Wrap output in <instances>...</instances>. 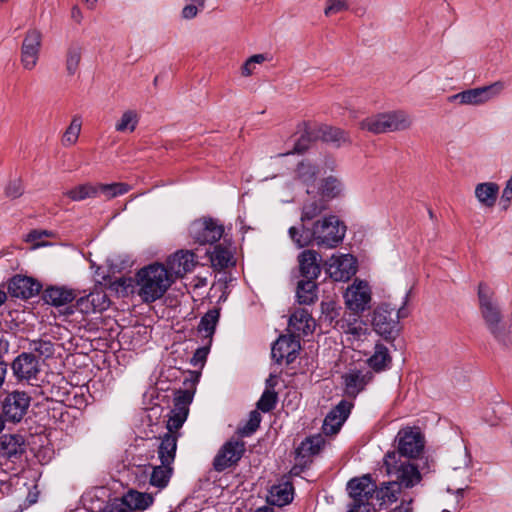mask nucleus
I'll use <instances>...</instances> for the list:
<instances>
[{
	"label": "nucleus",
	"mask_w": 512,
	"mask_h": 512,
	"mask_svg": "<svg viewBox=\"0 0 512 512\" xmlns=\"http://www.w3.org/2000/svg\"><path fill=\"white\" fill-rule=\"evenodd\" d=\"M293 500V486L289 482L273 485L269 491L268 502L272 505L282 507Z\"/></svg>",
	"instance_id": "nucleus-31"
},
{
	"label": "nucleus",
	"mask_w": 512,
	"mask_h": 512,
	"mask_svg": "<svg viewBox=\"0 0 512 512\" xmlns=\"http://www.w3.org/2000/svg\"><path fill=\"white\" fill-rule=\"evenodd\" d=\"M276 384H277L276 376L271 374L269 376V378L266 380V389L274 390V387L276 386Z\"/></svg>",
	"instance_id": "nucleus-61"
},
{
	"label": "nucleus",
	"mask_w": 512,
	"mask_h": 512,
	"mask_svg": "<svg viewBox=\"0 0 512 512\" xmlns=\"http://www.w3.org/2000/svg\"><path fill=\"white\" fill-rule=\"evenodd\" d=\"M138 295L145 303L160 299L173 284V277L165 265L153 263L141 268L136 274Z\"/></svg>",
	"instance_id": "nucleus-3"
},
{
	"label": "nucleus",
	"mask_w": 512,
	"mask_h": 512,
	"mask_svg": "<svg viewBox=\"0 0 512 512\" xmlns=\"http://www.w3.org/2000/svg\"><path fill=\"white\" fill-rule=\"evenodd\" d=\"M198 5L195 3L186 5L182 10V16L185 19H193L198 13Z\"/></svg>",
	"instance_id": "nucleus-54"
},
{
	"label": "nucleus",
	"mask_w": 512,
	"mask_h": 512,
	"mask_svg": "<svg viewBox=\"0 0 512 512\" xmlns=\"http://www.w3.org/2000/svg\"><path fill=\"white\" fill-rule=\"evenodd\" d=\"M315 138L333 143L337 147L344 143H350L349 135L346 131L329 125L320 126L316 131Z\"/></svg>",
	"instance_id": "nucleus-29"
},
{
	"label": "nucleus",
	"mask_w": 512,
	"mask_h": 512,
	"mask_svg": "<svg viewBox=\"0 0 512 512\" xmlns=\"http://www.w3.org/2000/svg\"><path fill=\"white\" fill-rule=\"evenodd\" d=\"M220 316V310L217 308H213L208 310L201 318L198 331L200 333L204 332L205 337L211 338L215 332L216 325L218 323Z\"/></svg>",
	"instance_id": "nucleus-39"
},
{
	"label": "nucleus",
	"mask_w": 512,
	"mask_h": 512,
	"mask_svg": "<svg viewBox=\"0 0 512 512\" xmlns=\"http://www.w3.org/2000/svg\"><path fill=\"white\" fill-rule=\"evenodd\" d=\"M327 271L335 281H347L357 271L355 258L349 254L332 257L328 263Z\"/></svg>",
	"instance_id": "nucleus-19"
},
{
	"label": "nucleus",
	"mask_w": 512,
	"mask_h": 512,
	"mask_svg": "<svg viewBox=\"0 0 512 512\" xmlns=\"http://www.w3.org/2000/svg\"><path fill=\"white\" fill-rule=\"evenodd\" d=\"M327 209V200L321 197L306 201L302 206L300 217L301 223L298 228H301L302 225H306V222L311 221L316 217L320 216Z\"/></svg>",
	"instance_id": "nucleus-30"
},
{
	"label": "nucleus",
	"mask_w": 512,
	"mask_h": 512,
	"mask_svg": "<svg viewBox=\"0 0 512 512\" xmlns=\"http://www.w3.org/2000/svg\"><path fill=\"white\" fill-rule=\"evenodd\" d=\"M153 501L154 498L151 494L130 490L123 496L121 503L131 511L136 512V510H146L153 504Z\"/></svg>",
	"instance_id": "nucleus-28"
},
{
	"label": "nucleus",
	"mask_w": 512,
	"mask_h": 512,
	"mask_svg": "<svg viewBox=\"0 0 512 512\" xmlns=\"http://www.w3.org/2000/svg\"><path fill=\"white\" fill-rule=\"evenodd\" d=\"M81 131V120L79 117L75 116L66 131L64 132L62 138V144L64 146H71L75 144L78 140L79 134Z\"/></svg>",
	"instance_id": "nucleus-46"
},
{
	"label": "nucleus",
	"mask_w": 512,
	"mask_h": 512,
	"mask_svg": "<svg viewBox=\"0 0 512 512\" xmlns=\"http://www.w3.org/2000/svg\"><path fill=\"white\" fill-rule=\"evenodd\" d=\"M77 297L73 289L64 286H49L43 292V300L52 306H65Z\"/></svg>",
	"instance_id": "nucleus-24"
},
{
	"label": "nucleus",
	"mask_w": 512,
	"mask_h": 512,
	"mask_svg": "<svg viewBox=\"0 0 512 512\" xmlns=\"http://www.w3.org/2000/svg\"><path fill=\"white\" fill-rule=\"evenodd\" d=\"M349 9V3L347 0H326V7L324 9V15L326 17L347 11Z\"/></svg>",
	"instance_id": "nucleus-51"
},
{
	"label": "nucleus",
	"mask_w": 512,
	"mask_h": 512,
	"mask_svg": "<svg viewBox=\"0 0 512 512\" xmlns=\"http://www.w3.org/2000/svg\"><path fill=\"white\" fill-rule=\"evenodd\" d=\"M265 60L266 57L263 54H255L247 59V61H249L253 66H255V64H260Z\"/></svg>",
	"instance_id": "nucleus-57"
},
{
	"label": "nucleus",
	"mask_w": 512,
	"mask_h": 512,
	"mask_svg": "<svg viewBox=\"0 0 512 512\" xmlns=\"http://www.w3.org/2000/svg\"><path fill=\"white\" fill-rule=\"evenodd\" d=\"M254 512H274V509L269 506H263V507L257 508Z\"/></svg>",
	"instance_id": "nucleus-64"
},
{
	"label": "nucleus",
	"mask_w": 512,
	"mask_h": 512,
	"mask_svg": "<svg viewBox=\"0 0 512 512\" xmlns=\"http://www.w3.org/2000/svg\"><path fill=\"white\" fill-rule=\"evenodd\" d=\"M502 197L508 201L512 199V174L510 179L506 183Z\"/></svg>",
	"instance_id": "nucleus-55"
},
{
	"label": "nucleus",
	"mask_w": 512,
	"mask_h": 512,
	"mask_svg": "<svg viewBox=\"0 0 512 512\" xmlns=\"http://www.w3.org/2000/svg\"><path fill=\"white\" fill-rule=\"evenodd\" d=\"M296 178L304 185L307 186V194H311L314 191L311 187L314 186L317 175L319 173L318 168L309 162H300L296 168Z\"/></svg>",
	"instance_id": "nucleus-35"
},
{
	"label": "nucleus",
	"mask_w": 512,
	"mask_h": 512,
	"mask_svg": "<svg viewBox=\"0 0 512 512\" xmlns=\"http://www.w3.org/2000/svg\"><path fill=\"white\" fill-rule=\"evenodd\" d=\"M405 502H406V501H405V500H403V501H402V503H401V505H400L399 507H397V508L395 509V511H394V512H396V511L401 512L402 510H404V512H411V511H412V509H411V507H410V504H411V502H412V499H410L409 501H407V505H406V507H404V503H405Z\"/></svg>",
	"instance_id": "nucleus-62"
},
{
	"label": "nucleus",
	"mask_w": 512,
	"mask_h": 512,
	"mask_svg": "<svg viewBox=\"0 0 512 512\" xmlns=\"http://www.w3.org/2000/svg\"><path fill=\"white\" fill-rule=\"evenodd\" d=\"M71 17L76 21V22H80L81 19H82V13H81V10L79 9V7L77 6H74L71 10Z\"/></svg>",
	"instance_id": "nucleus-59"
},
{
	"label": "nucleus",
	"mask_w": 512,
	"mask_h": 512,
	"mask_svg": "<svg viewBox=\"0 0 512 512\" xmlns=\"http://www.w3.org/2000/svg\"><path fill=\"white\" fill-rule=\"evenodd\" d=\"M499 192V186L494 182L479 183L475 188V196L485 207L495 205Z\"/></svg>",
	"instance_id": "nucleus-33"
},
{
	"label": "nucleus",
	"mask_w": 512,
	"mask_h": 512,
	"mask_svg": "<svg viewBox=\"0 0 512 512\" xmlns=\"http://www.w3.org/2000/svg\"><path fill=\"white\" fill-rule=\"evenodd\" d=\"M232 255L227 248L216 245L211 253V261L220 268H227L230 264Z\"/></svg>",
	"instance_id": "nucleus-48"
},
{
	"label": "nucleus",
	"mask_w": 512,
	"mask_h": 512,
	"mask_svg": "<svg viewBox=\"0 0 512 512\" xmlns=\"http://www.w3.org/2000/svg\"><path fill=\"white\" fill-rule=\"evenodd\" d=\"M30 349L45 358L52 357L54 354V344L50 340L37 339L30 342Z\"/></svg>",
	"instance_id": "nucleus-50"
},
{
	"label": "nucleus",
	"mask_w": 512,
	"mask_h": 512,
	"mask_svg": "<svg viewBox=\"0 0 512 512\" xmlns=\"http://www.w3.org/2000/svg\"><path fill=\"white\" fill-rule=\"evenodd\" d=\"M346 226L335 215L323 217L315 221L311 227L302 225L288 230L289 236L298 248L317 245L318 247L334 248L342 242Z\"/></svg>",
	"instance_id": "nucleus-1"
},
{
	"label": "nucleus",
	"mask_w": 512,
	"mask_h": 512,
	"mask_svg": "<svg viewBox=\"0 0 512 512\" xmlns=\"http://www.w3.org/2000/svg\"><path fill=\"white\" fill-rule=\"evenodd\" d=\"M262 417L257 410H253L249 414L248 421L237 428V434L241 437H249L256 432L261 423Z\"/></svg>",
	"instance_id": "nucleus-44"
},
{
	"label": "nucleus",
	"mask_w": 512,
	"mask_h": 512,
	"mask_svg": "<svg viewBox=\"0 0 512 512\" xmlns=\"http://www.w3.org/2000/svg\"><path fill=\"white\" fill-rule=\"evenodd\" d=\"M7 374V364L0 360V390L2 389Z\"/></svg>",
	"instance_id": "nucleus-56"
},
{
	"label": "nucleus",
	"mask_w": 512,
	"mask_h": 512,
	"mask_svg": "<svg viewBox=\"0 0 512 512\" xmlns=\"http://www.w3.org/2000/svg\"><path fill=\"white\" fill-rule=\"evenodd\" d=\"M245 443L241 440L230 439L225 442L213 459V469L223 472L238 464L245 453Z\"/></svg>",
	"instance_id": "nucleus-11"
},
{
	"label": "nucleus",
	"mask_w": 512,
	"mask_h": 512,
	"mask_svg": "<svg viewBox=\"0 0 512 512\" xmlns=\"http://www.w3.org/2000/svg\"><path fill=\"white\" fill-rule=\"evenodd\" d=\"M342 188V183L336 177L329 176L324 178L320 187V197L327 201L333 199L340 195Z\"/></svg>",
	"instance_id": "nucleus-41"
},
{
	"label": "nucleus",
	"mask_w": 512,
	"mask_h": 512,
	"mask_svg": "<svg viewBox=\"0 0 512 512\" xmlns=\"http://www.w3.org/2000/svg\"><path fill=\"white\" fill-rule=\"evenodd\" d=\"M150 484L159 489L165 488L173 473V468L170 465H161L158 466H150Z\"/></svg>",
	"instance_id": "nucleus-37"
},
{
	"label": "nucleus",
	"mask_w": 512,
	"mask_h": 512,
	"mask_svg": "<svg viewBox=\"0 0 512 512\" xmlns=\"http://www.w3.org/2000/svg\"><path fill=\"white\" fill-rule=\"evenodd\" d=\"M72 201H82L87 198L97 197L96 185L85 183L78 185L64 193Z\"/></svg>",
	"instance_id": "nucleus-42"
},
{
	"label": "nucleus",
	"mask_w": 512,
	"mask_h": 512,
	"mask_svg": "<svg viewBox=\"0 0 512 512\" xmlns=\"http://www.w3.org/2000/svg\"><path fill=\"white\" fill-rule=\"evenodd\" d=\"M109 306V300L103 292L90 293L85 297L77 299L75 307L82 313H89L91 311H102Z\"/></svg>",
	"instance_id": "nucleus-25"
},
{
	"label": "nucleus",
	"mask_w": 512,
	"mask_h": 512,
	"mask_svg": "<svg viewBox=\"0 0 512 512\" xmlns=\"http://www.w3.org/2000/svg\"><path fill=\"white\" fill-rule=\"evenodd\" d=\"M254 67L255 66H253L249 61L246 60L242 66V75L243 76L252 75Z\"/></svg>",
	"instance_id": "nucleus-58"
},
{
	"label": "nucleus",
	"mask_w": 512,
	"mask_h": 512,
	"mask_svg": "<svg viewBox=\"0 0 512 512\" xmlns=\"http://www.w3.org/2000/svg\"><path fill=\"white\" fill-rule=\"evenodd\" d=\"M411 290L407 291L403 297L402 306L392 307L388 303H383L376 307L372 315V326L377 334L386 341H393L399 333V319L408 315L405 309L409 301Z\"/></svg>",
	"instance_id": "nucleus-4"
},
{
	"label": "nucleus",
	"mask_w": 512,
	"mask_h": 512,
	"mask_svg": "<svg viewBox=\"0 0 512 512\" xmlns=\"http://www.w3.org/2000/svg\"><path fill=\"white\" fill-rule=\"evenodd\" d=\"M396 458V452H388L384 457L386 472L395 479L383 482L380 487L377 486L375 498L380 501V505L396 502L403 487L412 488L421 481L422 477L417 466L410 462L398 465Z\"/></svg>",
	"instance_id": "nucleus-2"
},
{
	"label": "nucleus",
	"mask_w": 512,
	"mask_h": 512,
	"mask_svg": "<svg viewBox=\"0 0 512 512\" xmlns=\"http://www.w3.org/2000/svg\"><path fill=\"white\" fill-rule=\"evenodd\" d=\"M316 132L305 129V132L296 140L293 148V153H303L305 152L309 144L315 138Z\"/></svg>",
	"instance_id": "nucleus-52"
},
{
	"label": "nucleus",
	"mask_w": 512,
	"mask_h": 512,
	"mask_svg": "<svg viewBox=\"0 0 512 512\" xmlns=\"http://www.w3.org/2000/svg\"><path fill=\"white\" fill-rule=\"evenodd\" d=\"M411 123L406 112L397 110L367 117L359 123V126L360 129L373 134H382L405 130L411 126Z\"/></svg>",
	"instance_id": "nucleus-7"
},
{
	"label": "nucleus",
	"mask_w": 512,
	"mask_h": 512,
	"mask_svg": "<svg viewBox=\"0 0 512 512\" xmlns=\"http://www.w3.org/2000/svg\"><path fill=\"white\" fill-rule=\"evenodd\" d=\"M289 325L296 331L302 332L304 335H307L312 332L314 327V320L311 317L308 310L304 308H300L295 310L290 318Z\"/></svg>",
	"instance_id": "nucleus-32"
},
{
	"label": "nucleus",
	"mask_w": 512,
	"mask_h": 512,
	"mask_svg": "<svg viewBox=\"0 0 512 512\" xmlns=\"http://www.w3.org/2000/svg\"><path fill=\"white\" fill-rule=\"evenodd\" d=\"M138 114L134 110L125 111L115 125V130L120 133L133 132L138 124Z\"/></svg>",
	"instance_id": "nucleus-43"
},
{
	"label": "nucleus",
	"mask_w": 512,
	"mask_h": 512,
	"mask_svg": "<svg viewBox=\"0 0 512 512\" xmlns=\"http://www.w3.org/2000/svg\"><path fill=\"white\" fill-rule=\"evenodd\" d=\"M193 393L189 390H178L174 397V406L172 409L175 411H184L189 413V405L192 402Z\"/></svg>",
	"instance_id": "nucleus-49"
},
{
	"label": "nucleus",
	"mask_w": 512,
	"mask_h": 512,
	"mask_svg": "<svg viewBox=\"0 0 512 512\" xmlns=\"http://www.w3.org/2000/svg\"><path fill=\"white\" fill-rule=\"evenodd\" d=\"M196 255L190 250H179L169 256L166 260V269L169 271L173 281L191 272L197 265Z\"/></svg>",
	"instance_id": "nucleus-15"
},
{
	"label": "nucleus",
	"mask_w": 512,
	"mask_h": 512,
	"mask_svg": "<svg viewBox=\"0 0 512 512\" xmlns=\"http://www.w3.org/2000/svg\"><path fill=\"white\" fill-rule=\"evenodd\" d=\"M9 343L7 340L0 338V358L8 352Z\"/></svg>",
	"instance_id": "nucleus-60"
},
{
	"label": "nucleus",
	"mask_w": 512,
	"mask_h": 512,
	"mask_svg": "<svg viewBox=\"0 0 512 512\" xmlns=\"http://www.w3.org/2000/svg\"><path fill=\"white\" fill-rule=\"evenodd\" d=\"M353 404L347 400H341L331 411L326 415L322 430L326 435L336 434L343 423L348 418Z\"/></svg>",
	"instance_id": "nucleus-17"
},
{
	"label": "nucleus",
	"mask_w": 512,
	"mask_h": 512,
	"mask_svg": "<svg viewBox=\"0 0 512 512\" xmlns=\"http://www.w3.org/2000/svg\"><path fill=\"white\" fill-rule=\"evenodd\" d=\"M344 392L348 397L356 396L365 389V386L373 379L371 371L350 370L343 376Z\"/></svg>",
	"instance_id": "nucleus-22"
},
{
	"label": "nucleus",
	"mask_w": 512,
	"mask_h": 512,
	"mask_svg": "<svg viewBox=\"0 0 512 512\" xmlns=\"http://www.w3.org/2000/svg\"><path fill=\"white\" fill-rule=\"evenodd\" d=\"M26 452V441L21 434H3L0 436V456L16 462Z\"/></svg>",
	"instance_id": "nucleus-21"
},
{
	"label": "nucleus",
	"mask_w": 512,
	"mask_h": 512,
	"mask_svg": "<svg viewBox=\"0 0 512 512\" xmlns=\"http://www.w3.org/2000/svg\"><path fill=\"white\" fill-rule=\"evenodd\" d=\"M338 324L344 333L353 336L354 339L359 340L366 335L367 328L360 319V313L350 311L348 315L343 316Z\"/></svg>",
	"instance_id": "nucleus-27"
},
{
	"label": "nucleus",
	"mask_w": 512,
	"mask_h": 512,
	"mask_svg": "<svg viewBox=\"0 0 512 512\" xmlns=\"http://www.w3.org/2000/svg\"><path fill=\"white\" fill-rule=\"evenodd\" d=\"M31 397L23 391L8 393L1 403L2 413L7 422L19 423L30 407Z\"/></svg>",
	"instance_id": "nucleus-10"
},
{
	"label": "nucleus",
	"mask_w": 512,
	"mask_h": 512,
	"mask_svg": "<svg viewBox=\"0 0 512 512\" xmlns=\"http://www.w3.org/2000/svg\"><path fill=\"white\" fill-rule=\"evenodd\" d=\"M82 51L83 48L79 43L72 42L69 44L65 55L66 71L69 76H73L77 72L82 57Z\"/></svg>",
	"instance_id": "nucleus-38"
},
{
	"label": "nucleus",
	"mask_w": 512,
	"mask_h": 512,
	"mask_svg": "<svg viewBox=\"0 0 512 512\" xmlns=\"http://www.w3.org/2000/svg\"><path fill=\"white\" fill-rule=\"evenodd\" d=\"M347 308L356 313H362L369 307L371 301V290L364 281L354 282L344 294Z\"/></svg>",
	"instance_id": "nucleus-14"
},
{
	"label": "nucleus",
	"mask_w": 512,
	"mask_h": 512,
	"mask_svg": "<svg viewBox=\"0 0 512 512\" xmlns=\"http://www.w3.org/2000/svg\"><path fill=\"white\" fill-rule=\"evenodd\" d=\"M24 188L21 180H13L9 182L5 189V193L10 198H18L23 194Z\"/></svg>",
	"instance_id": "nucleus-53"
},
{
	"label": "nucleus",
	"mask_w": 512,
	"mask_h": 512,
	"mask_svg": "<svg viewBox=\"0 0 512 512\" xmlns=\"http://www.w3.org/2000/svg\"><path fill=\"white\" fill-rule=\"evenodd\" d=\"M130 190L126 183L96 184L97 197L103 195L106 199L123 195Z\"/></svg>",
	"instance_id": "nucleus-40"
},
{
	"label": "nucleus",
	"mask_w": 512,
	"mask_h": 512,
	"mask_svg": "<svg viewBox=\"0 0 512 512\" xmlns=\"http://www.w3.org/2000/svg\"><path fill=\"white\" fill-rule=\"evenodd\" d=\"M300 349V342L292 336H280L272 345L271 356L277 363L285 359L287 364H291L297 358Z\"/></svg>",
	"instance_id": "nucleus-16"
},
{
	"label": "nucleus",
	"mask_w": 512,
	"mask_h": 512,
	"mask_svg": "<svg viewBox=\"0 0 512 512\" xmlns=\"http://www.w3.org/2000/svg\"><path fill=\"white\" fill-rule=\"evenodd\" d=\"M504 87L505 85L502 81H496L487 86L468 89L451 95L448 101L450 103L457 101L462 105H479L499 95Z\"/></svg>",
	"instance_id": "nucleus-9"
},
{
	"label": "nucleus",
	"mask_w": 512,
	"mask_h": 512,
	"mask_svg": "<svg viewBox=\"0 0 512 512\" xmlns=\"http://www.w3.org/2000/svg\"><path fill=\"white\" fill-rule=\"evenodd\" d=\"M11 368L13 374L19 380H30L36 378L40 372L39 361L37 357L28 352L18 355L12 362Z\"/></svg>",
	"instance_id": "nucleus-20"
},
{
	"label": "nucleus",
	"mask_w": 512,
	"mask_h": 512,
	"mask_svg": "<svg viewBox=\"0 0 512 512\" xmlns=\"http://www.w3.org/2000/svg\"><path fill=\"white\" fill-rule=\"evenodd\" d=\"M223 233V225L211 217L197 219L189 226L190 237L199 245H212L221 239Z\"/></svg>",
	"instance_id": "nucleus-8"
},
{
	"label": "nucleus",
	"mask_w": 512,
	"mask_h": 512,
	"mask_svg": "<svg viewBox=\"0 0 512 512\" xmlns=\"http://www.w3.org/2000/svg\"><path fill=\"white\" fill-rule=\"evenodd\" d=\"M42 286L32 277L15 275L8 284V292L12 297L20 299H29L37 295Z\"/></svg>",
	"instance_id": "nucleus-18"
},
{
	"label": "nucleus",
	"mask_w": 512,
	"mask_h": 512,
	"mask_svg": "<svg viewBox=\"0 0 512 512\" xmlns=\"http://www.w3.org/2000/svg\"><path fill=\"white\" fill-rule=\"evenodd\" d=\"M392 362V358L389 354L388 348L381 344L377 343L374 348V353L367 360L368 365L375 371L381 372L390 367Z\"/></svg>",
	"instance_id": "nucleus-34"
},
{
	"label": "nucleus",
	"mask_w": 512,
	"mask_h": 512,
	"mask_svg": "<svg viewBox=\"0 0 512 512\" xmlns=\"http://www.w3.org/2000/svg\"><path fill=\"white\" fill-rule=\"evenodd\" d=\"M187 416L188 414L184 411L181 412L171 409L167 420L166 428L168 431L166 433L178 434L177 431L183 426Z\"/></svg>",
	"instance_id": "nucleus-47"
},
{
	"label": "nucleus",
	"mask_w": 512,
	"mask_h": 512,
	"mask_svg": "<svg viewBox=\"0 0 512 512\" xmlns=\"http://www.w3.org/2000/svg\"><path fill=\"white\" fill-rule=\"evenodd\" d=\"M42 237L41 231L39 230H33L29 233L28 238L29 240L35 241Z\"/></svg>",
	"instance_id": "nucleus-63"
},
{
	"label": "nucleus",
	"mask_w": 512,
	"mask_h": 512,
	"mask_svg": "<svg viewBox=\"0 0 512 512\" xmlns=\"http://www.w3.org/2000/svg\"><path fill=\"white\" fill-rule=\"evenodd\" d=\"M317 284L314 279H303L297 284L296 297L300 304L310 305L317 300Z\"/></svg>",
	"instance_id": "nucleus-36"
},
{
	"label": "nucleus",
	"mask_w": 512,
	"mask_h": 512,
	"mask_svg": "<svg viewBox=\"0 0 512 512\" xmlns=\"http://www.w3.org/2000/svg\"><path fill=\"white\" fill-rule=\"evenodd\" d=\"M179 434L165 433L160 437L158 457L162 464L172 466L177 450Z\"/></svg>",
	"instance_id": "nucleus-26"
},
{
	"label": "nucleus",
	"mask_w": 512,
	"mask_h": 512,
	"mask_svg": "<svg viewBox=\"0 0 512 512\" xmlns=\"http://www.w3.org/2000/svg\"><path fill=\"white\" fill-rule=\"evenodd\" d=\"M376 490L377 485L369 474L350 479L347 491L352 501L347 512H375L372 500Z\"/></svg>",
	"instance_id": "nucleus-6"
},
{
	"label": "nucleus",
	"mask_w": 512,
	"mask_h": 512,
	"mask_svg": "<svg viewBox=\"0 0 512 512\" xmlns=\"http://www.w3.org/2000/svg\"><path fill=\"white\" fill-rule=\"evenodd\" d=\"M319 254L314 250H304L298 256L299 270L304 279L316 280L321 273Z\"/></svg>",
	"instance_id": "nucleus-23"
},
{
	"label": "nucleus",
	"mask_w": 512,
	"mask_h": 512,
	"mask_svg": "<svg viewBox=\"0 0 512 512\" xmlns=\"http://www.w3.org/2000/svg\"><path fill=\"white\" fill-rule=\"evenodd\" d=\"M277 401V392L273 389H265L260 399L258 400L256 406L257 409L262 411L263 413H268L271 412L276 407Z\"/></svg>",
	"instance_id": "nucleus-45"
},
{
	"label": "nucleus",
	"mask_w": 512,
	"mask_h": 512,
	"mask_svg": "<svg viewBox=\"0 0 512 512\" xmlns=\"http://www.w3.org/2000/svg\"><path fill=\"white\" fill-rule=\"evenodd\" d=\"M478 298L481 314L488 330L500 345L508 348L511 345L510 332L501 324V313L492 302V292L485 283H480L478 286Z\"/></svg>",
	"instance_id": "nucleus-5"
},
{
	"label": "nucleus",
	"mask_w": 512,
	"mask_h": 512,
	"mask_svg": "<svg viewBox=\"0 0 512 512\" xmlns=\"http://www.w3.org/2000/svg\"><path fill=\"white\" fill-rule=\"evenodd\" d=\"M397 439L398 451L395 452L397 453L398 465L405 462L401 461L400 457L417 458L423 452L425 442L420 431L411 428L402 429L399 431Z\"/></svg>",
	"instance_id": "nucleus-12"
},
{
	"label": "nucleus",
	"mask_w": 512,
	"mask_h": 512,
	"mask_svg": "<svg viewBox=\"0 0 512 512\" xmlns=\"http://www.w3.org/2000/svg\"><path fill=\"white\" fill-rule=\"evenodd\" d=\"M42 44V33L36 29H29L21 46V63L27 70H32L38 61Z\"/></svg>",
	"instance_id": "nucleus-13"
}]
</instances>
